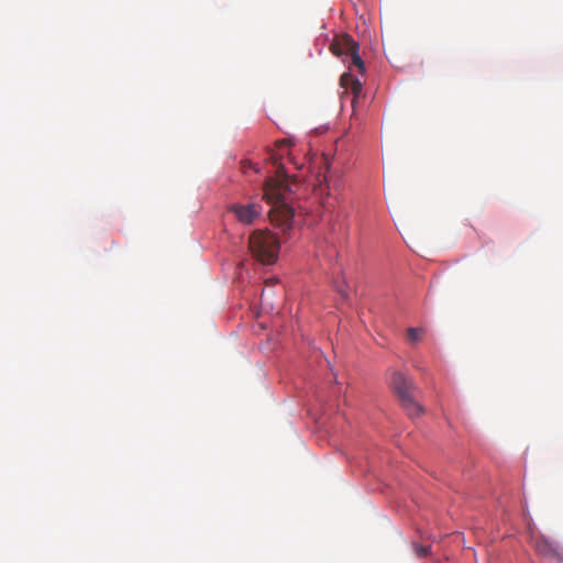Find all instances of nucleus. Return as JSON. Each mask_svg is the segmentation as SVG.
I'll list each match as a JSON object with an SVG mask.
<instances>
[{"label": "nucleus", "mask_w": 563, "mask_h": 563, "mask_svg": "<svg viewBox=\"0 0 563 563\" xmlns=\"http://www.w3.org/2000/svg\"><path fill=\"white\" fill-rule=\"evenodd\" d=\"M330 48L334 55L350 57L353 51H358V44L351 35L343 34L331 44Z\"/></svg>", "instance_id": "423d86ee"}, {"label": "nucleus", "mask_w": 563, "mask_h": 563, "mask_svg": "<svg viewBox=\"0 0 563 563\" xmlns=\"http://www.w3.org/2000/svg\"><path fill=\"white\" fill-rule=\"evenodd\" d=\"M423 335H424V330L422 328H409L407 330V339L411 343H417L418 341H420L422 339Z\"/></svg>", "instance_id": "0eeeda50"}, {"label": "nucleus", "mask_w": 563, "mask_h": 563, "mask_svg": "<svg viewBox=\"0 0 563 563\" xmlns=\"http://www.w3.org/2000/svg\"><path fill=\"white\" fill-rule=\"evenodd\" d=\"M351 64L355 66L361 73H364L365 66L364 62L361 58L358 51H353V54L350 55Z\"/></svg>", "instance_id": "6e6552de"}, {"label": "nucleus", "mask_w": 563, "mask_h": 563, "mask_svg": "<svg viewBox=\"0 0 563 563\" xmlns=\"http://www.w3.org/2000/svg\"><path fill=\"white\" fill-rule=\"evenodd\" d=\"M413 550L419 558L427 556L430 553V547L427 545L415 544Z\"/></svg>", "instance_id": "1a4fd4ad"}, {"label": "nucleus", "mask_w": 563, "mask_h": 563, "mask_svg": "<svg viewBox=\"0 0 563 563\" xmlns=\"http://www.w3.org/2000/svg\"><path fill=\"white\" fill-rule=\"evenodd\" d=\"M390 386L400 400L402 408L411 418L419 417L422 413V407L412 395L416 386L411 379L404 373L394 369L390 372Z\"/></svg>", "instance_id": "7ed1b4c3"}, {"label": "nucleus", "mask_w": 563, "mask_h": 563, "mask_svg": "<svg viewBox=\"0 0 563 563\" xmlns=\"http://www.w3.org/2000/svg\"><path fill=\"white\" fill-rule=\"evenodd\" d=\"M360 91H361V82H358V81H353V92H354L355 95H357V93H360Z\"/></svg>", "instance_id": "9b49d317"}, {"label": "nucleus", "mask_w": 563, "mask_h": 563, "mask_svg": "<svg viewBox=\"0 0 563 563\" xmlns=\"http://www.w3.org/2000/svg\"><path fill=\"white\" fill-rule=\"evenodd\" d=\"M249 249L258 262L271 265L277 261L279 241L272 232L257 230L250 235Z\"/></svg>", "instance_id": "f03ea898"}, {"label": "nucleus", "mask_w": 563, "mask_h": 563, "mask_svg": "<svg viewBox=\"0 0 563 563\" xmlns=\"http://www.w3.org/2000/svg\"><path fill=\"white\" fill-rule=\"evenodd\" d=\"M534 549L538 554L544 558L556 560L563 563V548L545 537H539L534 541Z\"/></svg>", "instance_id": "39448f33"}, {"label": "nucleus", "mask_w": 563, "mask_h": 563, "mask_svg": "<svg viewBox=\"0 0 563 563\" xmlns=\"http://www.w3.org/2000/svg\"><path fill=\"white\" fill-rule=\"evenodd\" d=\"M347 79H352L351 76L349 74H344L342 77H341V82L344 84Z\"/></svg>", "instance_id": "f8f14e48"}, {"label": "nucleus", "mask_w": 563, "mask_h": 563, "mask_svg": "<svg viewBox=\"0 0 563 563\" xmlns=\"http://www.w3.org/2000/svg\"><path fill=\"white\" fill-rule=\"evenodd\" d=\"M229 211L235 216L239 222L253 224L261 217L263 208L257 202H250L247 205L233 203L229 207Z\"/></svg>", "instance_id": "20e7f679"}, {"label": "nucleus", "mask_w": 563, "mask_h": 563, "mask_svg": "<svg viewBox=\"0 0 563 563\" xmlns=\"http://www.w3.org/2000/svg\"><path fill=\"white\" fill-rule=\"evenodd\" d=\"M283 154L271 153L269 159L275 167V177H269L264 184V198L272 205L269 218L273 223L287 231L291 228L295 216L294 209L287 202L289 194L287 175L282 163Z\"/></svg>", "instance_id": "f257e3e1"}, {"label": "nucleus", "mask_w": 563, "mask_h": 563, "mask_svg": "<svg viewBox=\"0 0 563 563\" xmlns=\"http://www.w3.org/2000/svg\"><path fill=\"white\" fill-rule=\"evenodd\" d=\"M289 145L288 140H279L276 141L275 146L278 148V151H285Z\"/></svg>", "instance_id": "9d476101"}]
</instances>
